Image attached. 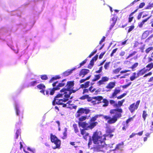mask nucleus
Segmentation results:
<instances>
[{
    "instance_id": "obj_1",
    "label": "nucleus",
    "mask_w": 153,
    "mask_h": 153,
    "mask_svg": "<svg viewBox=\"0 0 153 153\" xmlns=\"http://www.w3.org/2000/svg\"><path fill=\"white\" fill-rule=\"evenodd\" d=\"M123 112L122 109H111L110 111V113L114 115L111 117L108 115H104L103 114H97L92 117L88 123L86 121L80 123L78 122L79 125L81 126L83 129L88 130L92 129L95 127L98 124V122L95 121L99 117L103 116L104 118L107 120V123L109 124H112L115 123L118 119L122 117V113Z\"/></svg>"
},
{
    "instance_id": "obj_2",
    "label": "nucleus",
    "mask_w": 153,
    "mask_h": 153,
    "mask_svg": "<svg viewBox=\"0 0 153 153\" xmlns=\"http://www.w3.org/2000/svg\"><path fill=\"white\" fill-rule=\"evenodd\" d=\"M74 85V81H69L67 82L66 86V88H64L61 89L60 91V93H58L56 96V97H63V98L59 100V104H62V102H65L69 100V98L71 99L72 97H70V95L72 94L71 90Z\"/></svg>"
},
{
    "instance_id": "obj_3",
    "label": "nucleus",
    "mask_w": 153,
    "mask_h": 153,
    "mask_svg": "<svg viewBox=\"0 0 153 153\" xmlns=\"http://www.w3.org/2000/svg\"><path fill=\"white\" fill-rule=\"evenodd\" d=\"M99 133L97 131L94 132L92 136V140L93 143L97 145L94 148V150L97 152H104L106 149L105 143L102 139V137L99 135Z\"/></svg>"
},
{
    "instance_id": "obj_4",
    "label": "nucleus",
    "mask_w": 153,
    "mask_h": 153,
    "mask_svg": "<svg viewBox=\"0 0 153 153\" xmlns=\"http://www.w3.org/2000/svg\"><path fill=\"white\" fill-rule=\"evenodd\" d=\"M66 79H63L61 82L57 85H56L57 83L58 82V81H56L52 84V86L53 88H49L46 91V95L48 96L49 95H53L55 93V91L56 90H59L60 89V87L64 86L67 83Z\"/></svg>"
},
{
    "instance_id": "obj_5",
    "label": "nucleus",
    "mask_w": 153,
    "mask_h": 153,
    "mask_svg": "<svg viewBox=\"0 0 153 153\" xmlns=\"http://www.w3.org/2000/svg\"><path fill=\"white\" fill-rule=\"evenodd\" d=\"M50 139L51 142L54 143L55 145V146L52 147L53 149H55L60 148L61 141L58 139L55 135L51 134H50Z\"/></svg>"
},
{
    "instance_id": "obj_6",
    "label": "nucleus",
    "mask_w": 153,
    "mask_h": 153,
    "mask_svg": "<svg viewBox=\"0 0 153 153\" xmlns=\"http://www.w3.org/2000/svg\"><path fill=\"white\" fill-rule=\"evenodd\" d=\"M60 97H56V96L54 97L53 100L52 101V105H62V107H66L67 106V104H70L71 102V101L69 100L68 101V100L66 102H62V103H63L62 104H59V100H61V99H59L58 98H60ZM63 98V97H62Z\"/></svg>"
},
{
    "instance_id": "obj_7",
    "label": "nucleus",
    "mask_w": 153,
    "mask_h": 153,
    "mask_svg": "<svg viewBox=\"0 0 153 153\" xmlns=\"http://www.w3.org/2000/svg\"><path fill=\"white\" fill-rule=\"evenodd\" d=\"M146 67V69L145 68H144L138 71L137 73L139 76L143 75L147 71H149L153 68V62L148 64Z\"/></svg>"
},
{
    "instance_id": "obj_8",
    "label": "nucleus",
    "mask_w": 153,
    "mask_h": 153,
    "mask_svg": "<svg viewBox=\"0 0 153 153\" xmlns=\"http://www.w3.org/2000/svg\"><path fill=\"white\" fill-rule=\"evenodd\" d=\"M125 100L123 99L117 102V103L114 100H109V102L110 104L113 106L114 107L117 108L115 109H120L119 108L120 107L123 105V103L125 102Z\"/></svg>"
},
{
    "instance_id": "obj_9",
    "label": "nucleus",
    "mask_w": 153,
    "mask_h": 153,
    "mask_svg": "<svg viewBox=\"0 0 153 153\" xmlns=\"http://www.w3.org/2000/svg\"><path fill=\"white\" fill-rule=\"evenodd\" d=\"M90 110L89 109L85 108H79L76 112V117H79L83 114H87L90 113Z\"/></svg>"
},
{
    "instance_id": "obj_10",
    "label": "nucleus",
    "mask_w": 153,
    "mask_h": 153,
    "mask_svg": "<svg viewBox=\"0 0 153 153\" xmlns=\"http://www.w3.org/2000/svg\"><path fill=\"white\" fill-rule=\"evenodd\" d=\"M140 101L139 100L137 101L136 104L134 103L130 105L128 108L129 110L131 113H133L137 110L139 106Z\"/></svg>"
},
{
    "instance_id": "obj_11",
    "label": "nucleus",
    "mask_w": 153,
    "mask_h": 153,
    "mask_svg": "<svg viewBox=\"0 0 153 153\" xmlns=\"http://www.w3.org/2000/svg\"><path fill=\"white\" fill-rule=\"evenodd\" d=\"M109 78L106 76H103L102 77L101 79L100 80L97 82L98 85L100 86L102 85H104L105 83L108 81Z\"/></svg>"
},
{
    "instance_id": "obj_12",
    "label": "nucleus",
    "mask_w": 153,
    "mask_h": 153,
    "mask_svg": "<svg viewBox=\"0 0 153 153\" xmlns=\"http://www.w3.org/2000/svg\"><path fill=\"white\" fill-rule=\"evenodd\" d=\"M89 70L85 68L82 69L80 71L79 76L82 77H83L87 74L89 73Z\"/></svg>"
},
{
    "instance_id": "obj_13",
    "label": "nucleus",
    "mask_w": 153,
    "mask_h": 153,
    "mask_svg": "<svg viewBox=\"0 0 153 153\" xmlns=\"http://www.w3.org/2000/svg\"><path fill=\"white\" fill-rule=\"evenodd\" d=\"M98 55H96L93 57L92 58V59L91 60L90 63L89 64L88 68L89 69H91L93 67L94 65V61L97 60L98 58Z\"/></svg>"
},
{
    "instance_id": "obj_14",
    "label": "nucleus",
    "mask_w": 153,
    "mask_h": 153,
    "mask_svg": "<svg viewBox=\"0 0 153 153\" xmlns=\"http://www.w3.org/2000/svg\"><path fill=\"white\" fill-rule=\"evenodd\" d=\"M114 129H112L109 127H107L106 130V136H109L110 137H111L113 136V134H111L114 132Z\"/></svg>"
},
{
    "instance_id": "obj_15",
    "label": "nucleus",
    "mask_w": 153,
    "mask_h": 153,
    "mask_svg": "<svg viewBox=\"0 0 153 153\" xmlns=\"http://www.w3.org/2000/svg\"><path fill=\"white\" fill-rule=\"evenodd\" d=\"M37 88L41 90L40 91V92L42 93L44 95H46V93H45V86L43 84H39L37 86ZM46 90L45 91L46 92Z\"/></svg>"
},
{
    "instance_id": "obj_16",
    "label": "nucleus",
    "mask_w": 153,
    "mask_h": 153,
    "mask_svg": "<svg viewBox=\"0 0 153 153\" xmlns=\"http://www.w3.org/2000/svg\"><path fill=\"white\" fill-rule=\"evenodd\" d=\"M100 96L102 97V99L99 101L100 102V103L102 102L103 104L102 105L103 107H106L108 105L109 101L105 98H103V97L101 96Z\"/></svg>"
},
{
    "instance_id": "obj_17",
    "label": "nucleus",
    "mask_w": 153,
    "mask_h": 153,
    "mask_svg": "<svg viewBox=\"0 0 153 153\" xmlns=\"http://www.w3.org/2000/svg\"><path fill=\"white\" fill-rule=\"evenodd\" d=\"M102 99V97L100 96H95V97H90L88 95L87 97V101L88 102H91L92 100H97L98 101H100L101 99Z\"/></svg>"
},
{
    "instance_id": "obj_18",
    "label": "nucleus",
    "mask_w": 153,
    "mask_h": 153,
    "mask_svg": "<svg viewBox=\"0 0 153 153\" xmlns=\"http://www.w3.org/2000/svg\"><path fill=\"white\" fill-rule=\"evenodd\" d=\"M80 132L81 134L83 136V138L86 140H87L89 137H90L89 136V134L85 131V130L81 129L80 130Z\"/></svg>"
},
{
    "instance_id": "obj_19",
    "label": "nucleus",
    "mask_w": 153,
    "mask_h": 153,
    "mask_svg": "<svg viewBox=\"0 0 153 153\" xmlns=\"http://www.w3.org/2000/svg\"><path fill=\"white\" fill-rule=\"evenodd\" d=\"M76 69V68H73L71 69H68L63 72V75L64 76H68L72 73L73 71L75 70Z\"/></svg>"
},
{
    "instance_id": "obj_20",
    "label": "nucleus",
    "mask_w": 153,
    "mask_h": 153,
    "mask_svg": "<svg viewBox=\"0 0 153 153\" xmlns=\"http://www.w3.org/2000/svg\"><path fill=\"white\" fill-rule=\"evenodd\" d=\"M120 92V89H117L115 88L113 92L112 93L111 95L109 97L110 98H114L117 97L116 96L117 94L119 93Z\"/></svg>"
},
{
    "instance_id": "obj_21",
    "label": "nucleus",
    "mask_w": 153,
    "mask_h": 153,
    "mask_svg": "<svg viewBox=\"0 0 153 153\" xmlns=\"http://www.w3.org/2000/svg\"><path fill=\"white\" fill-rule=\"evenodd\" d=\"M115 85V83L114 82H110L106 86L105 88L108 89V91H110L112 89Z\"/></svg>"
},
{
    "instance_id": "obj_22",
    "label": "nucleus",
    "mask_w": 153,
    "mask_h": 153,
    "mask_svg": "<svg viewBox=\"0 0 153 153\" xmlns=\"http://www.w3.org/2000/svg\"><path fill=\"white\" fill-rule=\"evenodd\" d=\"M139 76L137 73L135 72L133 73L132 75L130 77V80L131 81H133L136 79Z\"/></svg>"
},
{
    "instance_id": "obj_23",
    "label": "nucleus",
    "mask_w": 153,
    "mask_h": 153,
    "mask_svg": "<svg viewBox=\"0 0 153 153\" xmlns=\"http://www.w3.org/2000/svg\"><path fill=\"white\" fill-rule=\"evenodd\" d=\"M148 116L147 114L146 111L144 110L143 111L142 114V117L143 119V120L145 121L146 120V117Z\"/></svg>"
},
{
    "instance_id": "obj_24",
    "label": "nucleus",
    "mask_w": 153,
    "mask_h": 153,
    "mask_svg": "<svg viewBox=\"0 0 153 153\" xmlns=\"http://www.w3.org/2000/svg\"><path fill=\"white\" fill-rule=\"evenodd\" d=\"M87 119V116H82L78 119L79 122L82 123L83 121Z\"/></svg>"
},
{
    "instance_id": "obj_25",
    "label": "nucleus",
    "mask_w": 153,
    "mask_h": 153,
    "mask_svg": "<svg viewBox=\"0 0 153 153\" xmlns=\"http://www.w3.org/2000/svg\"><path fill=\"white\" fill-rule=\"evenodd\" d=\"M122 125L123 126V127L122 128V129L123 131H125L126 130V129L128 127V124L125 123V122H123L122 123Z\"/></svg>"
},
{
    "instance_id": "obj_26",
    "label": "nucleus",
    "mask_w": 153,
    "mask_h": 153,
    "mask_svg": "<svg viewBox=\"0 0 153 153\" xmlns=\"http://www.w3.org/2000/svg\"><path fill=\"white\" fill-rule=\"evenodd\" d=\"M100 78V74H96L94 75V78L92 80V81L94 82L99 80Z\"/></svg>"
},
{
    "instance_id": "obj_27",
    "label": "nucleus",
    "mask_w": 153,
    "mask_h": 153,
    "mask_svg": "<svg viewBox=\"0 0 153 153\" xmlns=\"http://www.w3.org/2000/svg\"><path fill=\"white\" fill-rule=\"evenodd\" d=\"M135 26L134 24L132 25L131 26L128 27V28L127 31V33H129L130 32L132 31L134 28Z\"/></svg>"
},
{
    "instance_id": "obj_28",
    "label": "nucleus",
    "mask_w": 153,
    "mask_h": 153,
    "mask_svg": "<svg viewBox=\"0 0 153 153\" xmlns=\"http://www.w3.org/2000/svg\"><path fill=\"white\" fill-rule=\"evenodd\" d=\"M138 65V62H136L131 67H129V68H131L132 71L135 70V69Z\"/></svg>"
},
{
    "instance_id": "obj_29",
    "label": "nucleus",
    "mask_w": 153,
    "mask_h": 153,
    "mask_svg": "<svg viewBox=\"0 0 153 153\" xmlns=\"http://www.w3.org/2000/svg\"><path fill=\"white\" fill-rule=\"evenodd\" d=\"M90 81H87L84 84H82L81 86L82 88H88L89 85L90 84Z\"/></svg>"
},
{
    "instance_id": "obj_30",
    "label": "nucleus",
    "mask_w": 153,
    "mask_h": 153,
    "mask_svg": "<svg viewBox=\"0 0 153 153\" xmlns=\"http://www.w3.org/2000/svg\"><path fill=\"white\" fill-rule=\"evenodd\" d=\"M138 10V9H136L133 12L131 13V14L129 15V17L128 18V19H133L134 18V17L133 16H132Z\"/></svg>"
},
{
    "instance_id": "obj_31",
    "label": "nucleus",
    "mask_w": 153,
    "mask_h": 153,
    "mask_svg": "<svg viewBox=\"0 0 153 153\" xmlns=\"http://www.w3.org/2000/svg\"><path fill=\"white\" fill-rule=\"evenodd\" d=\"M137 53V52L136 51H133L132 52L128 54V56L126 57V59H127L130 57L133 56L134 55Z\"/></svg>"
},
{
    "instance_id": "obj_32",
    "label": "nucleus",
    "mask_w": 153,
    "mask_h": 153,
    "mask_svg": "<svg viewBox=\"0 0 153 153\" xmlns=\"http://www.w3.org/2000/svg\"><path fill=\"white\" fill-rule=\"evenodd\" d=\"M148 20H143L142 22L138 24V26L140 28L142 27L144 23L147 21Z\"/></svg>"
},
{
    "instance_id": "obj_33",
    "label": "nucleus",
    "mask_w": 153,
    "mask_h": 153,
    "mask_svg": "<svg viewBox=\"0 0 153 153\" xmlns=\"http://www.w3.org/2000/svg\"><path fill=\"white\" fill-rule=\"evenodd\" d=\"M73 127L74 129V131L75 133H77L79 132V131L77 127V126L76 124L73 125Z\"/></svg>"
},
{
    "instance_id": "obj_34",
    "label": "nucleus",
    "mask_w": 153,
    "mask_h": 153,
    "mask_svg": "<svg viewBox=\"0 0 153 153\" xmlns=\"http://www.w3.org/2000/svg\"><path fill=\"white\" fill-rule=\"evenodd\" d=\"M93 105H96L97 104H99L100 103V102L98 101L97 100H92L91 102Z\"/></svg>"
},
{
    "instance_id": "obj_35",
    "label": "nucleus",
    "mask_w": 153,
    "mask_h": 153,
    "mask_svg": "<svg viewBox=\"0 0 153 153\" xmlns=\"http://www.w3.org/2000/svg\"><path fill=\"white\" fill-rule=\"evenodd\" d=\"M15 109L16 110V115L17 116H19L20 114V112L19 109L18 107L17 106H16L15 107Z\"/></svg>"
},
{
    "instance_id": "obj_36",
    "label": "nucleus",
    "mask_w": 153,
    "mask_h": 153,
    "mask_svg": "<svg viewBox=\"0 0 153 153\" xmlns=\"http://www.w3.org/2000/svg\"><path fill=\"white\" fill-rule=\"evenodd\" d=\"M153 50V47H151L148 48L145 50V52L146 53H149L151 51Z\"/></svg>"
},
{
    "instance_id": "obj_37",
    "label": "nucleus",
    "mask_w": 153,
    "mask_h": 153,
    "mask_svg": "<svg viewBox=\"0 0 153 153\" xmlns=\"http://www.w3.org/2000/svg\"><path fill=\"white\" fill-rule=\"evenodd\" d=\"M116 20H112L111 21V22H112V23L111 25L110 26V29L114 27V25L115 24V23L116 22Z\"/></svg>"
},
{
    "instance_id": "obj_38",
    "label": "nucleus",
    "mask_w": 153,
    "mask_h": 153,
    "mask_svg": "<svg viewBox=\"0 0 153 153\" xmlns=\"http://www.w3.org/2000/svg\"><path fill=\"white\" fill-rule=\"evenodd\" d=\"M126 93H124L123 94L120 95L117 97V98L118 99H120L126 96Z\"/></svg>"
},
{
    "instance_id": "obj_39",
    "label": "nucleus",
    "mask_w": 153,
    "mask_h": 153,
    "mask_svg": "<svg viewBox=\"0 0 153 153\" xmlns=\"http://www.w3.org/2000/svg\"><path fill=\"white\" fill-rule=\"evenodd\" d=\"M121 68H118L114 70H113V72L115 74H117L119 73V71L121 70Z\"/></svg>"
},
{
    "instance_id": "obj_40",
    "label": "nucleus",
    "mask_w": 153,
    "mask_h": 153,
    "mask_svg": "<svg viewBox=\"0 0 153 153\" xmlns=\"http://www.w3.org/2000/svg\"><path fill=\"white\" fill-rule=\"evenodd\" d=\"M118 50L117 48H116L113 49L110 54V56L112 57L114 56V54Z\"/></svg>"
},
{
    "instance_id": "obj_41",
    "label": "nucleus",
    "mask_w": 153,
    "mask_h": 153,
    "mask_svg": "<svg viewBox=\"0 0 153 153\" xmlns=\"http://www.w3.org/2000/svg\"><path fill=\"white\" fill-rule=\"evenodd\" d=\"M131 84V82H130L128 83L127 84L122 85L121 86L124 89L128 87L129 86H130Z\"/></svg>"
},
{
    "instance_id": "obj_42",
    "label": "nucleus",
    "mask_w": 153,
    "mask_h": 153,
    "mask_svg": "<svg viewBox=\"0 0 153 153\" xmlns=\"http://www.w3.org/2000/svg\"><path fill=\"white\" fill-rule=\"evenodd\" d=\"M41 78L42 80H46L48 79V77L46 75H42Z\"/></svg>"
},
{
    "instance_id": "obj_43",
    "label": "nucleus",
    "mask_w": 153,
    "mask_h": 153,
    "mask_svg": "<svg viewBox=\"0 0 153 153\" xmlns=\"http://www.w3.org/2000/svg\"><path fill=\"white\" fill-rule=\"evenodd\" d=\"M111 62H106L105 63L104 65V67L105 69H107V68L109 67V64H110Z\"/></svg>"
},
{
    "instance_id": "obj_44",
    "label": "nucleus",
    "mask_w": 153,
    "mask_h": 153,
    "mask_svg": "<svg viewBox=\"0 0 153 153\" xmlns=\"http://www.w3.org/2000/svg\"><path fill=\"white\" fill-rule=\"evenodd\" d=\"M89 91L91 92L92 93L96 90L95 88H93V87L91 86L88 88Z\"/></svg>"
},
{
    "instance_id": "obj_45",
    "label": "nucleus",
    "mask_w": 153,
    "mask_h": 153,
    "mask_svg": "<svg viewBox=\"0 0 153 153\" xmlns=\"http://www.w3.org/2000/svg\"><path fill=\"white\" fill-rule=\"evenodd\" d=\"M87 61V59H86L84 61H83L81 63H80L79 64L80 65L79 68L81 67L82 66L85 64L86 62Z\"/></svg>"
},
{
    "instance_id": "obj_46",
    "label": "nucleus",
    "mask_w": 153,
    "mask_h": 153,
    "mask_svg": "<svg viewBox=\"0 0 153 153\" xmlns=\"http://www.w3.org/2000/svg\"><path fill=\"white\" fill-rule=\"evenodd\" d=\"M153 5L152 4H150V3H149V4L147 6L145 7V9H151V8L152 7Z\"/></svg>"
},
{
    "instance_id": "obj_47",
    "label": "nucleus",
    "mask_w": 153,
    "mask_h": 153,
    "mask_svg": "<svg viewBox=\"0 0 153 153\" xmlns=\"http://www.w3.org/2000/svg\"><path fill=\"white\" fill-rule=\"evenodd\" d=\"M20 133L18 130H17L16 133L15 138L17 139L19 135L20 134Z\"/></svg>"
},
{
    "instance_id": "obj_48",
    "label": "nucleus",
    "mask_w": 153,
    "mask_h": 153,
    "mask_svg": "<svg viewBox=\"0 0 153 153\" xmlns=\"http://www.w3.org/2000/svg\"><path fill=\"white\" fill-rule=\"evenodd\" d=\"M88 95H83L81 97L79 98V99L80 100H84L86 99H87V96Z\"/></svg>"
},
{
    "instance_id": "obj_49",
    "label": "nucleus",
    "mask_w": 153,
    "mask_h": 153,
    "mask_svg": "<svg viewBox=\"0 0 153 153\" xmlns=\"http://www.w3.org/2000/svg\"><path fill=\"white\" fill-rule=\"evenodd\" d=\"M133 120V117H130L128 118L125 122V123L128 124V123Z\"/></svg>"
},
{
    "instance_id": "obj_50",
    "label": "nucleus",
    "mask_w": 153,
    "mask_h": 153,
    "mask_svg": "<svg viewBox=\"0 0 153 153\" xmlns=\"http://www.w3.org/2000/svg\"><path fill=\"white\" fill-rule=\"evenodd\" d=\"M153 61V58L151 57L150 56H149L147 58V62H150L151 61Z\"/></svg>"
},
{
    "instance_id": "obj_51",
    "label": "nucleus",
    "mask_w": 153,
    "mask_h": 153,
    "mask_svg": "<svg viewBox=\"0 0 153 153\" xmlns=\"http://www.w3.org/2000/svg\"><path fill=\"white\" fill-rule=\"evenodd\" d=\"M144 13L143 12H140L137 16V19H140L143 14Z\"/></svg>"
},
{
    "instance_id": "obj_52",
    "label": "nucleus",
    "mask_w": 153,
    "mask_h": 153,
    "mask_svg": "<svg viewBox=\"0 0 153 153\" xmlns=\"http://www.w3.org/2000/svg\"><path fill=\"white\" fill-rule=\"evenodd\" d=\"M145 3L144 2L141 3L139 4V7L140 8H142L145 5Z\"/></svg>"
},
{
    "instance_id": "obj_53",
    "label": "nucleus",
    "mask_w": 153,
    "mask_h": 153,
    "mask_svg": "<svg viewBox=\"0 0 153 153\" xmlns=\"http://www.w3.org/2000/svg\"><path fill=\"white\" fill-rule=\"evenodd\" d=\"M37 83L36 81H32L30 82V85L31 86H33L36 84Z\"/></svg>"
},
{
    "instance_id": "obj_54",
    "label": "nucleus",
    "mask_w": 153,
    "mask_h": 153,
    "mask_svg": "<svg viewBox=\"0 0 153 153\" xmlns=\"http://www.w3.org/2000/svg\"><path fill=\"white\" fill-rule=\"evenodd\" d=\"M117 14H115L114 13V14L113 17L111 19H120L119 18H118V16H117Z\"/></svg>"
},
{
    "instance_id": "obj_55",
    "label": "nucleus",
    "mask_w": 153,
    "mask_h": 153,
    "mask_svg": "<svg viewBox=\"0 0 153 153\" xmlns=\"http://www.w3.org/2000/svg\"><path fill=\"white\" fill-rule=\"evenodd\" d=\"M105 53V51H104L103 52H102L101 54H100V55H99V58L100 59H102L103 56H104V54Z\"/></svg>"
},
{
    "instance_id": "obj_56",
    "label": "nucleus",
    "mask_w": 153,
    "mask_h": 153,
    "mask_svg": "<svg viewBox=\"0 0 153 153\" xmlns=\"http://www.w3.org/2000/svg\"><path fill=\"white\" fill-rule=\"evenodd\" d=\"M89 89H84L83 90V91L82 92V94H84L86 93H88L89 92Z\"/></svg>"
},
{
    "instance_id": "obj_57",
    "label": "nucleus",
    "mask_w": 153,
    "mask_h": 153,
    "mask_svg": "<svg viewBox=\"0 0 153 153\" xmlns=\"http://www.w3.org/2000/svg\"><path fill=\"white\" fill-rule=\"evenodd\" d=\"M102 66L101 67H100L99 69L98 70L96 71L95 72L96 73H100L102 71Z\"/></svg>"
},
{
    "instance_id": "obj_58",
    "label": "nucleus",
    "mask_w": 153,
    "mask_h": 153,
    "mask_svg": "<svg viewBox=\"0 0 153 153\" xmlns=\"http://www.w3.org/2000/svg\"><path fill=\"white\" fill-rule=\"evenodd\" d=\"M130 70H126L124 71H121L120 72V73L121 74H123L126 73L127 72L130 71Z\"/></svg>"
},
{
    "instance_id": "obj_59",
    "label": "nucleus",
    "mask_w": 153,
    "mask_h": 153,
    "mask_svg": "<svg viewBox=\"0 0 153 153\" xmlns=\"http://www.w3.org/2000/svg\"><path fill=\"white\" fill-rule=\"evenodd\" d=\"M152 73L151 72H150L148 73L147 74H146L143 77H146L147 76H151L152 75Z\"/></svg>"
},
{
    "instance_id": "obj_60",
    "label": "nucleus",
    "mask_w": 153,
    "mask_h": 153,
    "mask_svg": "<svg viewBox=\"0 0 153 153\" xmlns=\"http://www.w3.org/2000/svg\"><path fill=\"white\" fill-rule=\"evenodd\" d=\"M122 146V145L121 144H119L117 145L115 148V149H119L120 148V146Z\"/></svg>"
},
{
    "instance_id": "obj_61",
    "label": "nucleus",
    "mask_w": 153,
    "mask_h": 153,
    "mask_svg": "<svg viewBox=\"0 0 153 153\" xmlns=\"http://www.w3.org/2000/svg\"><path fill=\"white\" fill-rule=\"evenodd\" d=\"M105 36H103L102 39H101L100 41V42H99L100 44H101L102 42H103L105 41Z\"/></svg>"
},
{
    "instance_id": "obj_62",
    "label": "nucleus",
    "mask_w": 153,
    "mask_h": 153,
    "mask_svg": "<svg viewBox=\"0 0 153 153\" xmlns=\"http://www.w3.org/2000/svg\"><path fill=\"white\" fill-rule=\"evenodd\" d=\"M56 80V78L55 77H52L51 79L49 81V83H51L53 82V81Z\"/></svg>"
},
{
    "instance_id": "obj_63",
    "label": "nucleus",
    "mask_w": 153,
    "mask_h": 153,
    "mask_svg": "<svg viewBox=\"0 0 153 153\" xmlns=\"http://www.w3.org/2000/svg\"><path fill=\"white\" fill-rule=\"evenodd\" d=\"M150 130L153 131V121L151 122V125L150 126Z\"/></svg>"
},
{
    "instance_id": "obj_64",
    "label": "nucleus",
    "mask_w": 153,
    "mask_h": 153,
    "mask_svg": "<svg viewBox=\"0 0 153 153\" xmlns=\"http://www.w3.org/2000/svg\"><path fill=\"white\" fill-rule=\"evenodd\" d=\"M125 53L124 51H121L120 53V55L121 56H123L125 54Z\"/></svg>"
}]
</instances>
